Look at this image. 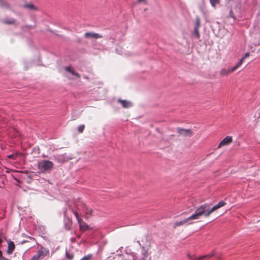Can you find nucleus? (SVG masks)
Segmentation results:
<instances>
[{"instance_id": "nucleus-1", "label": "nucleus", "mask_w": 260, "mask_h": 260, "mask_svg": "<svg viewBox=\"0 0 260 260\" xmlns=\"http://www.w3.org/2000/svg\"><path fill=\"white\" fill-rule=\"evenodd\" d=\"M225 205V202L223 201H221L213 207H211V204H204L201 205L198 209L202 216L207 217H209L212 212Z\"/></svg>"}, {"instance_id": "nucleus-2", "label": "nucleus", "mask_w": 260, "mask_h": 260, "mask_svg": "<svg viewBox=\"0 0 260 260\" xmlns=\"http://www.w3.org/2000/svg\"><path fill=\"white\" fill-rule=\"evenodd\" d=\"M53 167V163L48 160H42L38 164V169L42 173L50 171Z\"/></svg>"}, {"instance_id": "nucleus-3", "label": "nucleus", "mask_w": 260, "mask_h": 260, "mask_svg": "<svg viewBox=\"0 0 260 260\" xmlns=\"http://www.w3.org/2000/svg\"><path fill=\"white\" fill-rule=\"evenodd\" d=\"M201 216H202V215H201V214L199 211V210L198 208L196 209L195 212L193 214H192L191 216H190L189 217L187 218L186 219H185L183 220L176 222L175 223V226H179L183 225L191 220L198 219Z\"/></svg>"}, {"instance_id": "nucleus-4", "label": "nucleus", "mask_w": 260, "mask_h": 260, "mask_svg": "<svg viewBox=\"0 0 260 260\" xmlns=\"http://www.w3.org/2000/svg\"><path fill=\"white\" fill-rule=\"evenodd\" d=\"M77 209L78 210H82L83 212H85L87 214L92 215L93 212V210L88 208L84 203H80L77 204Z\"/></svg>"}, {"instance_id": "nucleus-5", "label": "nucleus", "mask_w": 260, "mask_h": 260, "mask_svg": "<svg viewBox=\"0 0 260 260\" xmlns=\"http://www.w3.org/2000/svg\"><path fill=\"white\" fill-rule=\"evenodd\" d=\"M177 132L179 135L184 137L191 136L193 134L192 131L190 129H185L183 128L178 127L177 128Z\"/></svg>"}, {"instance_id": "nucleus-6", "label": "nucleus", "mask_w": 260, "mask_h": 260, "mask_svg": "<svg viewBox=\"0 0 260 260\" xmlns=\"http://www.w3.org/2000/svg\"><path fill=\"white\" fill-rule=\"evenodd\" d=\"M49 254V249L44 247H41V248L36 253V255L39 258H43L45 256L48 255Z\"/></svg>"}, {"instance_id": "nucleus-7", "label": "nucleus", "mask_w": 260, "mask_h": 260, "mask_svg": "<svg viewBox=\"0 0 260 260\" xmlns=\"http://www.w3.org/2000/svg\"><path fill=\"white\" fill-rule=\"evenodd\" d=\"M233 141L232 137L228 136L225 137L219 144L218 148H220L224 146L228 145Z\"/></svg>"}, {"instance_id": "nucleus-8", "label": "nucleus", "mask_w": 260, "mask_h": 260, "mask_svg": "<svg viewBox=\"0 0 260 260\" xmlns=\"http://www.w3.org/2000/svg\"><path fill=\"white\" fill-rule=\"evenodd\" d=\"M238 67L236 65L234 67L231 68L229 69H223L220 71V75L221 76L228 75L229 74L234 72Z\"/></svg>"}, {"instance_id": "nucleus-9", "label": "nucleus", "mask_w": 260, "mask_h": 260, "mask_svg": "<svg viewBox=\"0 0 260 260\" xmlns=\"http://www.w3.org/2000/svg\"><path fill=\"white\" fill-rule=\"evenodd\" d=\"M84 36L86 38L99 39L102 38V36L100 35V34L92 32H86L84 34Z\"/></svg>"}, {"instance_id": "nucleus-10", "label": "nucleus", "mask_w": 260, "mask_h": 260, "mask_svg": "<svg viewBox=\"0 0 260 260\" xmlns=\"http://www.w3.org/2000/svg\"><path fill=\"white\" fill-rule=\"evenodd\" d=\"M118 102L120 103L122 107L124 108H128L132 106V103L126 100L119 99Z\"/></svg>"}, {"instance_id": "nucleus-11", "label": "nucleus", "mask_w": 260, "mask_h": 260, "mask_svg": "<svg viewBox=\"0 0 260 260\" xmlns=\"http://www.w3.org/2000/svg\"><path fill=\"white\" fill-rule=\"evenodd\" d=\"M65 70L67 72L72 74L73 75L75 76L77 78H80V74H79L78 73H76L75 72V71L74 70V69L72 67H71V66L66 67L65 68Z\"/></svg>"}, {"instance_id": "nucleus-12", "label": "nucleus", "mask_w": 260, "mask_h": 260, "mask_svg": "<svg viewBox=\"0 0 260 260\" xmlns=\"http://www.w3.org/2000/svg\"><path fill=\"white\" fill-rule=\"evenodd\" d=\"M78 222L79 224L80 229L81 231H85L89 229L88 225L82 219L80 221H78Z\"/></svg>"}, {"instance_id": "nucleus-13", "label": "nucleus", "mask_w": 260, "mask_h": 260, "mask_svg": "<svg viewBox=\"0 0 260 260\" xmlns=\"http://www.w3.org/2000/svg\"><path fill=\"white\" fill-rule=\"evenodd\" d=\"M0 7L7 9H11L10 4L5 0H0Z\"/></svg>"}, {"instance_id": "nucleus-14", "label": "nucleus", "mask_w": 260, "mask_h": 260, "mask_svg": "<svg viewBox=\"0 0 260 260\" xmlns=\"http://www.w3.org/2000/svg\"><path fill=\"white\" fill-rule=\"evenodd\" d=\"M15 249L14 243L12 241H10L8 243V247L7 249V253L8 254H11Z\"/></svg>"}, {"instance_id": "nucleus-15", "label": "nucleus", "mask_w": 260, "mask_h": 260, "mask_svg": "<svg viewBox=\"0 0 260 260\" xmlns=\"http://www.w3.org/2000/svg\"><path fill=\"white\" fill-rule=\"evenodd\" d=\"M16 20L14 18H9L3 20V23L6 24H15Z\"/></svg>"}, {"instance_id": "nucleus-16", "label": "nucleus", "mask_w": 260, "mask_h": 260, "mask_svg": "<svg viewBox=\"0 0 260 260\" xmlns=\"http://www.w3.org/2000/svg\"><path fill=\"white\" fill-rule=\"evenodd\" d=\"M23 8H27L30 10H37V8L32 4H26L23 5Z\"/></svg>"}, {"instance_id": "nucleus-17", "label": "nucleus", "mask_w": 260, "mask_h": 260, "mask_svg": "<svg viewBox=\"0 0 260 260\" xmlns=\"http://www.w3.org/2000/svg\"><path fill=\"white\" fill-rule=\"evenodd\" d=\"M250 55V53L247 52L246 53H245V54L244 55V56L240 60V61H239V62L236 64L237 66V67L239 68V66H240L242 63H243L244 60L249 57Z\"/></svg>"}, {"instance_id": "nucleus-18", "label": "nucleus", "mask_w": 260, "mask_h": 260, "mask_svg": "<svg viewBox=\"0 0 260 260\" xmlns=\"http://www.w3.org/2000/svg\"><path fill=\"white\" fill-rule=\"evenodd\" d=\"M19 155H20V153H15L14 154L8 155L7 157L9 159H16V158Z\"/></svg>"}, {"instance_id": "nucleus-19", "label": "nucleus", "mask_w": 260, "mask_h": 260, "mask_svg": "<svg viewBox=\"0 0 260 260\" xmlns=\"http://www.w3.org/2000/svg\"><path fill=\"white\" fill-rule=\"evenodd\" d=\"M193 34L196 38L199 39L200 37L199 33V28H194Z\"/></svg>"}, {"instance_id": "nucleus-20", "label": "nucleus", "mask_w": 260, "mask_h": 260, "mask_svg": "<svg viewBox=\"0 0 260 260\" xmlns=\"http://www.w3.org/2000/svg\"><path fill=\"white\" fill-rule=\"evenodd\" d=\"M200 26V20L199 18H197L195 22V28H199Z\"/></svg>"}, {"instance_id": "nucleus-21", "label": "nucleus", "mask_w": 260, "mask_h": 260, "mask_svg": "<svg viewBox=\"0 0 260 260\" xmlns=\"http://www.w3.org/2000/svg\"><path fill=\"white\" fill-rule=\"evenodd\" d=\"M213 253L212 254H207V255H204V256H201V257H199L198 258V260H201V259H202L204 258H210L211 257V256H212L213 255Z\"/></svg>"}, {"instance_id": "nucleus-22", "label": "nucleus", "mask_w": 260, "mask_h": 260, "mask_svg": "<svg viewBox=\"0 0 260 260\" xmlns=\"http://www.w3.org/2000/svg\"><path fill=\"white\" fill-rule=\"evenodd\" d=\"M84 128H85V125L84 124H81V125H79L78 127V131L79 133H83L84 129Z\"/></svg>"}, {"instance_id": "nucleus-23", "label": "nucleus", "mask_w": 260, "mask_h": 260, "mask_svg": "<svg viewBox=\"0 0 260 260\" xmlns=\"http://www.w3.org/2000/svg\"><path fill=\"white\" fill-rule=\"evenodd\" d=\"M211 5L213 7H215L216 5L219 2V0H209Z\"/></svg>"}, {"instance_id": "nucleus-24", "label": "nucleus", "mask_w": 260, "mask_h": 260, "mask_svg": "<svg viewBox=\"0 0 260 260\" xmlns=\"http://www.w3.org/2000/svg\"><path fill=\"white\" fill-rule=\"evenodd\" d=\"M66 255L67 258L70 260H72V259H73L74 256L73 253H69L68 252H66Z\"/></svg>"}, {"instance_id": "nucleus-25", "label": "nucleus", "mask_w": 260, "mask_h": 260, "mask_svg": "<svg viewBox=\"0 0 260 260\" xmlns=\"http://www.w3.org/2000/svg\"><path fill=\"white\" fill-rule=\"evenodd\" d=\"M74 214L75 215L76 219L78 221H80L81 220V218L79 217V215L77 211H74Z\"/></svg>"}, {"instance_id": "nucleus-26", "label": "nucleus", "mask_w": 260, "mask_h": 260, "mask_svg": "<svg viewBox=\"0 0 260 260\" xmlns=\"http://www.w3.org/2000/svg\"><path fill=\"white\" fill-rule=\"evenodd\" d=\"M91 257V255H88L84 256L81 260H90Z\"/></svg>"}, {"instance_id": "nucleus-27", "label": "nucleus", "mask_w": 260, "mask_h": 260, "mask_svg": "<svg viewBox=\"0 0 260 260\" xmlns=\"http://www.w3.org/2000/svg\"><path fill=\"white\" fill-rule=\"evenodd\" d=\"M39 258L38 257V256L36 254H35L32 257L30 260H39Z\"/></svg>"}, {"instance_id": "nucleus-28", "label": "nucleus", "mask_w": 260, "mask_h": 260, "mask_svg": "<svg viewBox=\"0 0 260 260\" xmlns=\"http://www.w3.org/2000/svg\"><path fill=\"white\" fill-rule=\"evenodd\" d=\"M144 3L145 4H147V1L146 0H138V3Z\"/></svg>"}, {"instance_id": "nucleus-29", "label": "nucleus", "mask_w": 260, "mask_h": 260, "mask_svg": "<svg viewBox=\"0 0 260 260\" xmlns=\"http://www.w3.org/2000/svg\"><path fill=\"white\" fill-rule=\"evenodd\" d=\"M0 260H10V259L7 258H6L5 257H1L0 258Z\"/></svg>"}, {"instance_id": "nucleus-30", "label": "nucleus", "mask_w": 260, "mask_h": 260, "mask_svg": "<svg viewBox=\"0 0 260 260\" xmlns=\"http://www.w3.org/2000/svg\"><path fill=\"white\" fill-rule=\"evenodd\" d=\"M1 257H4V256H3V252H2V251L0 250V258Z\"/></svg>"}, {"instance_id": "nucleus-31", "label": "nucleus", "mask_w": 260, "mask_h": 260, "mask_svg": "<svg viewBox=\"0 0 260 260\" xmlns=\"http://www.w3.org/2000/svg\"><path fill=\"white\" fill-rule=\"evenodd\" d=\"M84 78L85 79H88V77H87V76H84Z\"/></svg>"}]
</instances>
